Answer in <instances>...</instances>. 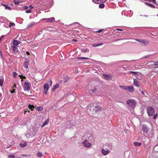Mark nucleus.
<instances>
[{"mask_svg":"<svg viewBox=\"0 0 158 158\" xmlns=\"http://www.w3.org/2000/svg\"><path fill=\"white\" fill-rule=\"evenodd\" d=\"M134 85L136 86L139 87V85L138 81L136 79H134Z\"/></svg>","mask_w":158,"mask_h":158,"instance_id":"2eb2a0df","label":"nucleus"},{"mask_svg":"<svg viewBox=\"0 0 158 158\" xmlns=\"http://www.w3.org/2000/svg\"><path fill=\"white\" fill-rule=\"evenodd\" d=\"M49 87L48 84L46 83L44 85V92L45 94H47L48 93V89Z\"/></svg>","mask_w":158,"mask_h":158,"instance_id":"0eeeda50","label":"nucleus"},{"mask_svg":"<svg viewBox=\"0 0 158 158\" xmlns=\"http://www.w3.org/2000/svg\"><path fill=\"white\" fill-rule=\"evenodd\" d=\"M26 54L27 55H30V53L28 52H26Z\"/></svg>","mask_w":158,"mask_h":158,"instance_id":"4d7b16f0","label":"nucleus"},{"mask_svg":"<svg viewBox=\"0 0 158 158\" xmlns=\"http://www.w3.org/2000/svg\"><path fill=\"white\" fill-rule=\"evenodd\" d=\"M22 156H27L26 154H23V155H22Z\"/></svg>","mask_w":158,"mask_h":158,"instance_id":"13d9d810","label":"nucleus"},{"mask_svg":"<svg viewBox=\"0 0 158 158\" xmlns=\"http://www.w3.org/2000/svg\"><path fill=\"white\" fill-rule=\"evenodd\" d=\"M2 4L5 7V9H7L10 10H11V8L8 6L6 4Z\"/></svg>","mask_w":158,"mask_h":158,"instance_id":"412c9836","label":"nucleus"},{"mask_svg":"<svg viewBox=\"0 0 158 158\" xmlns=\"http://www.w3.org/2000/svg\"><path fill=\"white\" fill-rule=\"evenodd\" d=\"M134 144L136 146H140L141 145V143H138L137 142H135L134 143Z\"/></svg>","mask_w":158,"mask_h":158,"instance_id":"cd10ccee","label":"nucleus"},{"mask_svg":"<svg viewBox=\"0 0 158 158\" xmlns=\"http://www.w3.org/2000/svg\"><path fill=\"white\" fill-rule=\"evenodd\" d=\"M142 130L146 133H147L149 131L148 128L145 125L142 126Z\"/></svg>","mask_w":158,"mask_h":158,"instance_id":"1a4fd4ad","label":"nucleus"},{"mask_svg":"<svg viewBox=\"0 0 158 158\" xmlns=\"http://www.w3.org/2000/svg\"><path fill=\"white\" fill-rule=\"evenodd\" d=\"M52 80H51V83H50L51 85H52Z\"/></svg>","mask_w":158,"mask_h":158,"instance_id":"680f3d73","label":"nucleus"},{"mask_svg":"<svg viewBox=\"0 0 158 158\" xmlns=\"http://www.w3.org/2000/svg\"><path fill=\"white\" fill-rule=\"evenodd\" d=\"M29 7L30 9L33 8V7L31 5H30Z\"/></svg>","mask_w":158,"mask_h":158,"instance_id":"8fccbe9b","label":"nucleus"},{"mask_svg":"<svg viewBox=\"0 0 158 158\" xmlns=\"http://www.w3.org/2000/svg\"><path fill=\"white\" fill-rule=\"evenodd\" d=\"M95 108L97 112L100 111L101 110V107L99 106H95Z\"/></svg>","mask_w":158,"mask_h":158,"instance_id":"f3484780","label":"nucleus"},{"mask_svg":"<svg viewBox=\"0 0 158 158\" xmlns=\"http://www.w3.org/2000/svg\"><path fill=\"white\" fill-rule=\"evenodd\" d=\"M16 87V85L15 84H14L13 85V87H12V89H14V88Z\"/></svg>","mask_w":158,"mask_h":158,"instance_id":"603ef678","label":"nucleus"},{"mask_svg":"<svg viewBox=\"0 0 158 158\" xmlns=\"http://www.w3.org/2000/svg\"><path fill=\"white\" fill-rule=\"evenodd\" d=\"M98 86H95L94 85H92L91 86V90L93 92H95L97 90V88Z\"/></svg>","mask_w":158,"mask_h":158,"instance_id":"f8f14e48","label":"nucleus"},{"mask_svg":"<svg viewBox=\"0 0 158 158\" xmlns=\"http://www.w3.org/2000/svg\"><path fill=\"white\" fill-rule=\"evenodd\" d=\"M14 2L15 5H17L20 2V1L18 0H14Z\"/></svg>","mask_w":158,"mask_h":158,"instance_id":"7c9ffc66","label":"nucleus"},{"mask_svg":"<svg viewBox=\"0 0 158 158\" xmlns=\"http://www.w3.org/2000/svg\"><path fill=\"white\" fill-rule=\"evenodd\" d=\"M90 137V138L91 137V138H92V140H93H93H94V139H93V138L92 137V136H91V137Z\"/></svg>","mask_w":158,"mask_h":158,"instance_id":"052dcab7","label":"nucleus"},{"mask_svg":"<svg viewBox=\"0 0 158 158\" xmlns=\"http://www.w3.org/2000/svg\"><path fill=\"white\" fill-rule=\"evenodd\" d=\"M28 8V6H24L23 7V9H24V10H27V9Z\"/></svg>","mask_w":158,"mask_h":158,"instance_id":"09e8293b","label":"nucleus"},{"mask_svg":"<svg viewBox=\"0 0 158 158\" xmlns=\"http://www.w3.org/2000/svg\"><path fill=\"white\" fill-rule=\"evenodd\" d=\"M157 16L158 17V14L157 15Z\"/></svg>","mask_w":158,"mask_h":158,"instance_id":"69168bd1","label":"nucleus"},{"mask_svg":"<svg viewBox=\"0 0 158 158\" xmlns=\"http://www.w3.org/2000/svg\"><path fill=\"white\" fill-rule=\"evenodd\" d=\"M13 51L14 52V53H17L18 52V50L15 46L13 45L12 46Z\"/></svg>","mask_w":158,"mask_h":158,"instance_id":"ddd939ff","label":"nucleus"},{"mask_svg":"<svg viewBox=\"0 0 158 158\" xmlns=\"http://www.w3.org/2000/svg\"><path fill=\"white\" fill-rule=\"evenodd\" d=\"M82 144L84 147L89 148L91 146V144L89 143L87 139L85 140L82 142Z\"/></svg>","mask_w":158,"mask_h":158,"instance_id":"6e6552de","label":"nucleus"},{"mask_svg":"<svg viewBox=\"0 0 158 158\" xmlns=\"http://www.w3.org/2000/svg\"><path fill=\"white\" fill-rule=\"evenodd\" d=\"M103 44V43L98 44H94L93 45V47H97V46H99L102 45Z\"/></svg>","mask_w":158,"mask_h":158,"instance_id":"72a5a7b5","label":"nucleus"},{"mask_svg":"<svg viewBox=\"0 0 158 158\" xmlns=\"http://www.w3.org/2000/svg\"><path fill=\"white\" fill-rule=\"evenodd\" d=\"M146 1H149L150 2H151L152 1V0H146Z\"/></svg>","mask_w":158,"mask_h":158,"instance_id":"0e129e2a","label":"nucleus"},{"mask_svg":"<svg viewBox=\"0 0 158 158\" xmlns=\"http://www.w3.org/2000/svg\"><path fill=\"white\" fill-rule=\"evenodd\" d=\"M148 114L149 116H153L155 113V111L153 107L149 106L147 109Z\"/></svg>","mask_w":158,"mask_h":158,"instance_id":"f03ea898","label":"nucleus"},{"mask_svg":"<svg viewBox=\"0 0 158 158\" xmlns=\"http://www.w3.org/2000/svg\"><path fill=\"white\" fill-rule=\"evenodd\" d=\"M43 109V107L42 106H39L36 108V110L38 111H42Z\"/></svg>","mask_w":158,"mask_h":158,"instance_id":"a878e982","label":"nucleus"},{"mask_svg":"<svg viewBox=\"0 0 158 158\" xmlns=\"http://www.w3.org/2000/svg\"><path fill=\"white\" fill-rule=\"evenodd\" d=\"M105 7V5L103 3L100 4L99 5V7L101 9Z\"/></svg>","mask_w":158,"mask_h":158,"instance_id":"c756f323","label":"nucleus"},{"mask_svg":"<svg viewBox=\"0 0 158 158\" xmlns=\"http://www.w3.org/2000/svg\"><path fill=\"white\" fill-rule=\"evenodd\" d=\"M103 31V29H100V30H99L98 31H96V32L98 33H100L102 32Z\"/></svg>","mask_w":158,"mask_h":158,"instance_id":"79ce46f5","label":"nucleus"},{"mask_svg":"<svg viewBox=\"0 0 158 158\" xmlns=\"http://www.w3.org/2000/svg\"><path fill=\"white\" fill-rule=\"evenodd\" d=\"M13 44H14L13 45H15V46L18 45L19 44V43L18 42V41H17L16 40H13Z\"/></svg>","mask_w":158,"mask_h":158,"instance_id":"b1692460","label":"nucleus"},{"mask_svg":"<svg viewBox=\"0 0 158 158\" xmlns=\"http://www.w3.org/2000/svg\"><path fill=\"white\" fill-rule=\"evenodd\" d=\"M152 2L154 3H156V0H152Z\"/></svg>","mask_w":158,"mask_h":158,"instance_id":"864d4df0","label":"nucleus"},{"mask_svg":"<svg viewBox=\"0 0 158 158\" xmlns=\"http://www.w3.org/2000/svg\"><path fill=\"white\" fill-rule=\"evenodd\" d=\"M0 56H1L2 58V52L0 50Z\"/></svg>","mask_w":158,"mask_h":158,"instance_id":"3c124183","label":"nucleus"},{"mask_svg":"<svg viewBox=\"0 0 158 158\" xmlns=\"http://www.w3.org/2000/svg\"><path fill=\"white\" fill-rule=\"evenodd\" d=\"M28 108L29 109H30L31 110H33V109L34 108V106L33 105H29Z\"/></svg>","mask_w":158,"mask_h":158,"instance_id":"c85d7f7f","label":"nucleus"},{"mask_svg":"<svg viewBox=\"0 0 158 158\" xmlns=\"http://www.w3.org/2000/svg\"><path fill=\"white\" fill-rule=\"evenodd\" d=\"M59 86V85L57 84L56 85H53V88L52 89V91H54L56 88H58Z\"/></svg>","mask_w":158,"mask_h":158,"instance_id":"4be33fe9","label":"nucleus"},{"mask_svg":"<svg viewBox=\"0 0 158 158\" xmlns=\"http://www.w3.org/2000/svg\"><path fill=\"white\" fill-rule=\"evenodd\" d=\"M87 111L90 115H93L94 114L97 113L95 106L93 105H90L87 107Z\"/></svg>","mask_w":158,"mask_h":158,"instance_id":"f257e3e1","label":"nucleus"},{"mask_svg":"<svg viewBox=\"0 0 158 158\" xmlns=\"http://www.w3.org/2000/svg\"><path fill=\"white\" fill-rule=\"evenodd\" d=\"M26 13H31V9H29L28 10H27V11H26Z\"/></svg>","mask_w":158,"mask_h":158,"instance_id":"37998d69","label":"nucleus"},{"mask_svg":"<svg viewBox=\"0 0 158 158\" xmlns=\"http://www.w3.org/2000/svg\"><path fill=\"white\" fill-rule=\"evenodd\" d=\"M3 37V36H1V37H0V40H1V39Z\"/></svg>","mask_w":158,"mask_h":158,"instance_id":"e2e57ef3","label":"nucleus"},{"mask_svg":"<svg viewBox=\"0 0 158 158\" xmlns=\"http://www.w3.org/2000/svg\"><path fill=\"white\" fill-rule=\"evenodd\" d=\"M27 145V144L26 143H20V147H24L26 146Z\"/></svg>","mask_w":158,"mask_h":158,"instance_id":"4c0bfd02","label":"nucleus"},{"mask_svg":"<svg viewBox=\"0 0 158 158\" xmlns=\"http://www.w3.org/2000/svg\"><path fill=\"white\" fill-rule=\"evenodd\" d=\"M30 83L29 82H25L24 86L23 87L25 91H29L30 89Z\"/></svg>","mask_w":158,"mask_h":158,"instance_id":"39448f33","label":"nucleus"},{"mask_svg":"<svg viewBox=\"0 0 158 158\" xmlns=\"http://www.w3.org/2000/svg\"><path fill=\"white\" fill-rule=\"evenodd\" d=\"M8 157L9 158H15V156L14 155H9Z\"/></svg>","mask_w":158,"mask_h":158,"instance_id":"ea45409f","label":"nucleus"},{"mask_svg":"<svg viewBox=\"0 0 158 158\" xmlns=\"http://www.w3.org/2000/svg\"><path fill=\"white\" fill-rule=\"evenodd\" d=\"M16 75H17V73L16 72H13V75L14 77H16L15 76Z\"/></svg>","mask_w":158,"mask_h":158,"instance_id":"c03bdc74","label":"nucleus"},{"mask_svg":"<svg viewBox=\"0 0 158 158\" xmlns=\"http://www.w3.org/2000/svg\"><path fill=\"white\" fill-rule=\"evenodd\" d=\"M111 1H113L114 0H111Z\"/></svg>","mask_w":158,"mask_h":158,"instance_id":"338daca9","label":"nucleus"},{"mask_svg":"<svg viewBox=\"0 0 158 158\" xmlns=\"http://www.w3.org/2000/svg\"><path fill=\"white\" fill-rule=\"evenodd\" d=\"M135 40L143 44V45H146L149 43V41L147 40H144L141 39H136Z\"/></svg>","mask_w":158,"mask_h":158,"instance_id":"20e7f679","label":"nucleus"},{"mask_svg":"<svg viewBox=\"0 0 158 158\" xmlns=\"http://www.w3.org/2000/svg\"><path fill=\"white\" fill-rule=\"evenodd\" d=\"M29 63V60H28V59L25 60V61L24 62V65H23L25 69H27L28 65V64Z\"/></svg>","mask_w":158,"mask_h":158,"instance_id":"9d476101","label":"nucleus"},{"mask_svg":"<svg viewBox=\"0 0 158 158\" xmlns=\"http://www.w3.org/2000/svg\"><path fill=\"white\" fill-rule=\"evenodd\" d=\"M127 103L131 108H134L135 106V102L132 100H127Z\"/></svg>","mask_w":158,"mask_h":158,"instance_id":"7ed1b4c3","label":"nucleus"},{"mask_svg":"<svg viewBox=\"0 0 158 158\" xmlns=\"http://www.w3.org/2000/svg\"><path fill=\"white\" fill-rule=\"evenodd\" d=\"M88 51V49H87L86 50H84V49H81V52H86Z\"/></svg>","mask_w":158,"mask_h":158,"instance_id":"a19ab883","label":"nucleus"},{"mask_svg":"<svg viewBox=\"0 0 158 158\" xmlns=\"http://www.w3.org/2000/svg\"><path fill=\"white\" fill-rule=\"evenodd\" d=\"M145 4L147 5V6L153 8H155V6L152 4H150L147 2L145 3Z\"/></svg>","mask_w":158,"mask_h":158,"instance_id":"5701e85b","label":"nucleus"},{"mask_svg":"<svg viewBox=\"0 0 158 158\" xmlns=\"http://www.w3.org/2000/svg\"><path fill=\"white\" fill-rule=\"evenodd\" d=\"M154 65L155 66L154 68H158V61L154 63Z\"/></svg>","mask_w":158,"mask_h":158,"instance_id":"2f4dec72","label":"nucleus"},{"mask_svg":"<svg viewBox=\"0 0 158 158\" xmlns=\"http://www.w3.org/2000/svg\"><path fill=\"white\" fill-rule=\"evenodd\" d=\"M151 56L150 55H149L145 56L144 57V58H148L150 57Z\"/></svg>","mask_w":158,"mask_h":158,"instance_id":"de8ad7c7","label":"nucleus"},{"mask_svg":"<svg viewBox=\"0 0 158 158\" xmlns=\"http://www.w3.org/2000/svg\"><path fill=\"white\" fill-rule=\"evenodd\" d=\"M109 151L108 150L105 151L104 149H103L102 150V154L105 155L109 153Z\"/></svg>","mask_w":158,"mask_h":158,"instance_id":"aec40b11","label":"nucleus"},{"mask_svg":"<svg viewBox=\"0 0 158 158\" xmlns=\"http://www.w3.org/2000/svg\"><path fill=\"white\" fill-rule=\"evenodd\" d=\"M49 122V118H47V120L44 122V123L42 124V127H43L44 126L47 125Z\"/></svg>","mask_w":158,"mask_h":158,"instance_id":"dca6fc26","label":"nucleus"},{"mask_svg":"<svg viewBox=\"0 0 158 158\" xmlns=\"http://www.w3.org/2000/svg\"><path fill=\"white\" fill-rule=\"evenodd\" d=\"M120 87L123 89L125 90H127L128 86L121 85L120 86Z\"/></svg>","mask_w":158,"mask_h":158,"instance_id":"393cba45","label":"nucleus"},{"mask_svg":"<svg viewBox=\"0 0 158 158\" xmlns=\"http://www.w3.org/2000/svg\"><path fill=\"white\" fill-rule=\"evenodd\" d=\"M72 41H74L76 42L77 41V40H76L73 39V40H72Z\"/></svg>","mask_w":158,"mask_h":158,"instance_id":"bf43d9fd","label":"nucleus"},{"mask_svg":"<svg viewBox=\"0 0 158 158\" xmlns=\"http://www.w3.org/2000/svg\"><path fill=\"white\" fill-rule=\"evenodd\" d=\"M78 59H83V60H86V59H89L87 57H78L77 58Z\"/></svg>","mask_w":158,"mask_h":158,"instance_id":"f704fd0d","label":"nucleus"},{"mask_svg":"<svg viewBox=\"0 0 158 158\" xmlns=\"http://www.w3.org/2000/svg\"><path fill=\"white\" fill-rule=\"evenodd\" d=\"M141 93L143 94V95H145V93L143 91H142L141 92Z\"/></svg>","mask_w":158,"mask_h":158,"instance_id":"5fc2aeb1","label":"nucleus"},{"mask_svg":"<svg viewBox=\"0 0 158 158\" xmlns=\"http://www.w3.org/2000/svg\"><path fill=\"white\" fill-rule=\"evenodd\" d=\"M42 20L50 23L55 22V20L54 17H51L49 18H44Z\"/></svg>","mask_w":158,"mask_h":158,"instance_id":"423d86ee","label":"nucleus"},{"mask_svg":"<svg viewBox=\"0 0 158 158\" xmlns=\"http://www.w3.org/2000/svg\"><path fill=\"white\" fill-rule=\"evenodd\" d=\"M19 77H20V78L22 79V81H23V79H26V77L25 76H23L22 75H19Z\"/></svg>","mask_w":158,"mask_h":158,"instance_id":"473e14b6","label":"nucleus"},{"mask_svg":"<svg viewBox=\"0 0 158 158\" xmlns=\"http://www.w3.org/2000/svg\"><path fill=\"white\" fill-rule=\"evenodd\" d=\"M127 90L130 92H133L134 91V89L133 86H128Z\"/></svg>","mask_w":158,"mask_h":158,"instance_id":"9b49d317","label":"nucleus"},{"mask_svg":"<svg viewBox=\"0 0 158 158\" xmlns=\"http://www.w3.org/2000/svg\"><path fill=\"white\" fill-rule=\"evenodd\" d=\"M107 0H92V1L94 3L98 4L99 3V1H100L104 3Z\"/></svg>","mask_w":158,"mask_h":158,"instance_id":"4468645a","label":"nucleus"},{"mask_svg":"<svg viewBox=\"0 0 158 158\" xmlns=\"http://www.w3.org/2000/svg\"><path fill=\"white\" fill-rule=\"evenodd\" d=\"M157 114H155L154 116H153V118L154 119H156L157 117Z\"/></svg>","mask_w":158,"mask_h":158,"instance_id":"a18cd8bd","label":"nucleus"},{"mask_svg":"<svg viewBox=\"0 0 158 158\" xmlns=\"http://www.w3.org/2000/svg\"><path fill=\"white\" fill-rule=\"evenodd\" d=\"M69 79V77L68 76H66L64 77L63 79V81L64 83H65L68 82Z\"/></svg>","mask_w":158,"mask_h":158,"instance_id":"a211bd4d","label":"nucleus"},{"mask_svg":"<svg viewBox=\"0 0 158 158\" xmlns=\"http://www.w3.org/2000/svg\"><path fill=\"white\" fill-rule=\"evenodd\" d=\"M103 76L106 80H109L111 79V77L106 74H103Z\"/></svg>","mask_w":158,"mask_h":158,"instance_id":"6ab92c4d","label":"nucleus"},{"mask_svg":"<svg viewBox=\"0 0 158 158\" xmlns=\"http://www.w3.org/2000/svg\"><path fill=\"white\" fill-rule=\"evenodd\" d=\"M3 80L2 79H0V85L2 86L3 83Z\"/></svg>","mask_w":158,"mask_h":158,"instance_id":"e433bc0d","label":"nucleus"},{"mask_svg":"<svg viewBox=\"0 0 158 158\" xmlns=\"http://www.w3.org/2000/svg\"><path fill=\"white\" fill-rule=\"evenodd\" d=\"M36 155L39 158H40L43 156V154L42 152H38L37 153Z\"/></svg>","mask_w":158,"mask_h":158,"instance_id":"bb28decb","label":"nucleus"},{"mask_svg":"<svg viewBox=\"0 0 158 158\" xmlns=\"http://www.w3.org/2000/svg\"><path fill=\"white\" fill-rule=\"evenodd\" d=\"M13 90L12 91H10V93H13L15 92V89H12Z\"/></svg>","mask_w":158,"mask_h":158,"instance_id":"49530a36","label":"nucleus"},{"mask_svg":"<svg viewBox=\"0 0 158 158\" xmlns=\"http://www.w3.org/2000/svg\"><path fill=\"white\" fill-rule=\"evenodd\" d=\"M15 23H12V22H10L9 24V27H10L12 26H15Z\"/></svg>","mask_w":158,"mask_h":158,"instance_id":"c9c22d12","label":"nucleus"},{"mask_svg":"<svg viewBox=\"0 0 158 158\" xmlns=\"http://www.w3.org/2000/svg\"><path fill=\"white\" fill-rule=\"evenodd\" d=\"M129 72L131 73H133L136 75H138V72H137L130 71Z\"/></svg>","mask_w":158,"mask_h":158,"instance_id":"58836bf2","label":"nucleus"},{"mask_svg":"<svg viewBox=\"0 0 158 158\" xmlns=\"http://www.w3.org/2000/svg\"><path fill=\"white\" fill-rule=\"evenodd\" d=\"M116 30H117V31H123V30H122V29H116Z\"/></svg>","mask_w":158,"mask_h":158,"instance_id":"6e6d98bb","label":"nucleus"}]
</instances>
